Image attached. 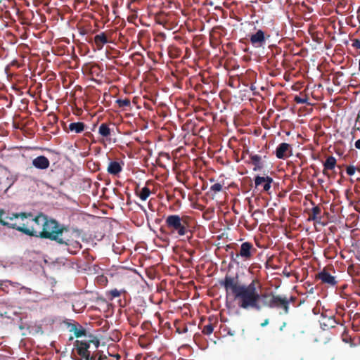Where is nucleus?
<instances>
[{"label":"nucleus","instance_id":"11","mask_svg":"<svg viewBox=\"0 0 360 360\" xmlns=\"http://www.w3.org/2000/svg\"><path fill=\"white\" fill-rule=\"evenodd\" d=\"M277 158L285 160L292 155V147L289 143H280L275 151Z\"/></svg>","mask_w":360,"mask_h":360},{"label":"nucleus","instance_id":"10","mask_svg":"<svg viewBox=\"0 0 360 360\" xmlns=\"http://www.w3.org/2000/svg\"><path fill=\"white\" fill-rule=\"evenodd\" d=\"M270 37V35H265L264 32L258 30L255 34L250 36V42L256 48L262 47L266 44V39Z\"/></svg>","mask_w":360,"mask_h":360},{"label":"nucleus","instance_id":"21","mask_svg":"<svg viewBox=\"0 0 360 360\" xmlns=\"http://www.w3.org/2000/svg\"><path fill=\"white\" fill-rule=\"evenodd\" d=\"M338 323V322L334 316H323L321 321V326L324 330L334 328Z\"/></svg>","mask_w":360,"mask_h":360},{"label":"nucleus","instance_id":"26","mask_svg":"<svg viewBox=\"0 0 360 360\" xmlns=\"http://www.w3.org/2000/svg\"><path fill=\"white\" fill-rule=\"evenodd\" d=\"M112 130L106 123H102L98 128V134L103 138H108L111 135Z\"/></svg>","mask_w":360,"mask_h":360},{"label":"nucleus","instance_id":"41","mask_svg":"<svg viewBox=\"0 0 360 360\" xmlns=\"http://www.w3.org/2000/svg\"><path fill=\"white\" fill-rule=\"evenodd\" d=\"M269 319H265V320L264 321V322H262V323H261V326H262V327H265L266 326H267V325L269 324Z\"/></svg>","mask_w":360,"mask_h":360},{"label":"nucleus","instance_id":"28","mask_svg":"<svg viewBox=\"0 0 360 360\" xmlns=\"http://www.w3.org/2000/svg\"><path fill=\"white\" fill-rule=\"evenodd\" d=\"M155 0H153L149 3L148 14L151 15L155 22H158V11H155Z\"/></svg>","mask_w":360,"mask_h":360},{"label":"nucleus","instance_id":"38","mask_svg":"<svg viewBox=\"0 0 360 360\" xmlns=\"http://www.w3.org/2000/svg\"><path fill=\"white\" fill-rule=\"evenodd\" d=\"M356 167L353 165H349L347 167L346 172L349 176H352L355 173Z\"/></svg>","mask_w":360,"mask_h":360},{"label":"nucleus","instance_id":"50","mask_svg":"<svg viewBox=\"0 0 360 360\" xmlns=\"http://www.w3.org/2000/svg\"><path fill=\"white\" fill-rule=\"evenodd\" d=\"M359 70L360 71V60H359Z\"/></svg>","mask_w":360,"mask_h":360},{"label":"nucleus","instance_id":"35","mask_svg":"<svg viewBox=\"0 0 360 360\" xmlns=\"http://www.w3.org/2000/svg\"><path fill=\"white\" fill-rule=\"evenodd\" d=\"M161 327V328H165V327H167V330H168V332L165 333V335H168L169 333V329H170V323L167 321L166 322H163V321L162 320V319L160 318V316H159V328Z\"/></svg>","mask_w":360,"mask_h":360},{"label":"nucleus","instance_id":"33","mask_svg":"<svg viewBox=\"0 0 360 360\" xmlns=\"http://www.w3.org/2000/svg\"><path fill=\"white\" fill-rule=\"evenodd\" d=\"M116 103L120 108H126L130 106V101L128 98L117 99Z\"/></svg>","mask_w":360,"mask_h":360},{"label":"nucleus","instance_id":"3","mask_svg":"<svg viewBox=\"0 0 360 360\" xmlns=\"http://www.w3.org/2000/svg\"><path fill=\"white\" fill-rule=\"evenodd\" d=\"M99 345V340L91 335L88 340H76L75 342L77 354L85 360H107L106 355L97 350Z\"/></svg>","mask_w":360,"mask_h":360},{"label":"nucleus","instance_id":"48","mask_svg":"<svg viewBox=\"0 0 360 360\" xmlns=\"http://www.w3.org/2000/svg\"><path fill=\"white\" fill-rule=\"evenodd\" d=\"M76 247H79V248H81V245L79 244V243H77V246Z\"/></svg>","mask_w":360,"mask_h":360},{"label":"nucleus","instance_id":"20","mask_svg":"<svg viewBox=\"0 0 360 360\" xmlns=\"http://www.w3.org/2000/svg\"><path fill=\"white\" fill-rule=\"evenodd\" d=\"M4 212L3 211L0 212V224L6 226L9 228H11V225L10 224H13L15 221V215L16 214L13 213L11 215H6L4 217Z\"/></svg>","mask_w":360,"mask_h":360},{"label":"nucleus","instance_id":"47","mask_svg":"<svg viewBox=\"0 0 360 360\" xmlns=\"http://www.w3.org/2000/svg\"><path fill=\"white\" fill-rule=\"evenodd\" d=\"M165 358H166V356H162L161 357L159 358L158 360H165Z\"/></svg>","mask_w":360,"mask_h":360},{"label":"nucleus","instance_id":"49","mask_svg":"<svg viewBox=\"0 0 360 360\" xmlns=\"http://www.w3.org/2000/svg\"><path fill=\"white\" fill-rule=\"evenodd\" d=\"M158 56H159V59H160V57L162 56V53L160 51H159Z\"/></svg>","mask_w":360,"mask_h":360},{"label":"nucleus","instance_id":"7","mask_svg":"<svg viewBox=\"0 0 360 360\" xmlns=\"http://www.w3.org/2000/svg\"><path fill=\"white\" fill-rule=\"evenodd\" d=\"M269 300L265 304L270 308L282 309L285 314H288L290 311L289 300L288 297H282L279 295H270Z\"/></svg>","mask_w":360,"mask_h":360},{"label":"nucleus","instance_id":"16","mask_svg":"<svg viewBox=\"0 0 360 360\" xmlns=\"http://www.w3.org/2000/svg\"><path fill=\"white\" fill-rule=\"evenodd\" d=\"M336 158L332 155L328 156L326 161L323 162V174L325 176H329L328 170H333L336 166Z\"/></svg>","mask_w":360,"mask_h":360},{"label":"nucleus","instance_id":"51","mask_svg":"<svg viewBox=\"0 0 360 360\" xmlns=\"http://www.w3.org/2000/svg\"><path fill=\"white\" fill-rule=\"evenodd\" d=\"M161 300L159 299V302H158V304H160L161 303Z\"/></svg>","mask_w":360,"mask_h":360},{"label":"nucleus","instance_id":"19","mask_svg":"<svg viewBox=\"0 0 360 360\" xmlns=\"http://www.w3.org/2000/svg\"><path fill=\"white\" fill-rule=\"evenodd\" d=\"M70 331L72 332L76 338L86 335V330L79 323L70 324Z\"/></svg>","mask_w":360,"mask_h":360},{"label":"nucleus","instance_id":"9","mask_svg":"<svg viewBox=\"0 0 360 360\" xmlns=\"http://www.w3.org/2000/svg\"><path fill=\"white\" fill-rule=\"evenodd\" d=\"M173 124L167 121L162 126L159 123V141H167L173 137Z\"/></svg>","mask_w":360,"mask_h":360},{"label":"nucleus","instance_id":"5","mask_svg":"<svg viewBox=\"0 0 360 360\" xmlns=\"http://www.w3.org/2000/svg\"><path fill=\"white\" fill-rule=\"evenodd\" d=\"M44 219L45 214L43 213H39L37 216H34L30 212L29 221L26 222L27 229L24 231V234L41 238V229H43Z\"/></svg>","mask_w":360,"mask_h":360},{"label":"nucleus","instance_id":"22","mask_svg":"<svg viewBox=\"0 0 360 360\" xmlns=\"http://www.w3.org/2000/svg\"><path fill=\"white\" fill-rule=\"evenodd\" d=\"M321 208L319 206H314L311 212L309 214L308 221H314L316 222H320L321 219Z\"/></svg>","mask_w":360,"mask_h":360},{"label":"nucleus","instance_id":"36","mask_svg":"<svg viewBox=\"0 0 360 360\" xmlns=\"http://www.w3.org/2000/svg\"><path fill=\"white\" fill-rule=\"evenodd\" d=\"M108 294L111 296V300L118 297L121 295V292L117 289H112L108 292Z\"/></svg>","mask_w":360,"mask_h":360},{"label":"nucleus","instance_id":"12","mask_svg":"<svg viewBox=\"0 0 360 360\" xmlns=\"http://www.w3.org/2000/svg\"><path fill=\"white\" fill-rule=\"evenodd\" d=\"M316 278L321 280L323 283L330 286H335L337 284L335 277L330 275L326 269H323L316 275Z\"/></svg>","mask_w":360,"mask_h":360},{"label":"nucleus","instance_id":"30","mask_svg":"<svg viewBox=\"0 0 360 360\" xmlns=\"http://www.w3.org/2000/svg\"><path fill=\"white\" fill-rule=\"evenodd\" d=\"M169 108L163 103H159V117L162 116L163 118H166L168 116Z\"/></svg>","mask_w":360,"mask_h":360},{"label":"nucleus","instance_id":"4","mask_svg":"<svg viewBox=\"0 0 360 360\" xmlns=\"http://www.w3.org/2000/svg\"><path fill=\"white\" fill-rule=\"evenodd\" d=\"M68 231V228L67 226L60 225L56 219L45 215L41 238L49 239L56 241L58 244L68 245H69V240H65L61 237L63 233Z\"/></svg>","mask_w":360,"mask_h":360},{"label":"nucleus","instance_id":"44","mask_svg":"<svg viewBox=\"0 0 360 360\" xmlns=\"http://www.w3.org/2000/svg\"><path fill=\"white\" fill-rule=\"evenodd\" d=\"M285 326H286V323H285V322H283V324H282V326L280 327L279 330H280L281 331H282V330H283V328L285 327Z\"/></svg>","mask_w":360,"mask_h":360},{"label":"nucleus","instance_id":"31","mask_svg":"<svg viewBox=\"0 0 360 360\" xmlns=\"http://www.w3.org/2000/svg\"><path fill=\"white\" fill-rule=\"evenodd\" d=\"M264 215V212L257 209L256 210H255L252 213V217L255 221V225L257 226L258 222H259V217L263 216Z\"/></svg>","mask_w":360,"mask_h":360},{"label":"nucleus","instance_id":"6","mask_svg":"<svg viewBox=\"0 0 360 360\" xmlns=\"http://www.w3.org/2000/svg\"><path fill=\"white\" fill-rule=\"evenodd\" d=\"M256 252L257 249L254 247L252 243L250 242H244L241 244L238 252L234 253L231 252L230 253L231 259L235 264H239V259H240L241 262L250 261L252 259Z\"/></svg>","mask_w":360,"mask_h":360},{"label":"nucleus","instance_id":"37","mask_svg":"<svg viewBox=\"0 0 360 360\" xmlns=\"http://www.w3.org/2000/svg\"><path fill=\"white\" fill-rule=\"evenodd\" d=\"M210 190L215 193L219 192L222 190V185L219 183H216V184H213L212 186H211Z\"/></svg>","mask_w":360,"mask_h":360},{"label":"nucleus","instance_id":"39","mask_svg":"<svg viewBox=\"0 0 360 360\" xmlns=\"http://www.w3.org/2000/svg\"><path fill=\"white\" fill-rule=\"evenodd\" d=\"M176 330L179 333H185L188 331V328L186 326H184L182 328L181 327H177Z\"/></svg>","mask_w":360,"mask_h":360},{"label":"nucleus","instance_id":"42","mask_svg":"<svg viewBox=\"0 0 360 360\" xmlns=\"http://www.w3.org/2000/svg\"><path fill=\"white\" fill-rule=\"evenodd\" d=\"M355 147L360 150V139L355 142Z\"/></svg>","mask_w":360,"mask_h":360},{"label":"nucleus","instance_id":"1","mask_svg":"<svg viewBox=\"0 0 360 360\" xmlns=\"http://www.w3.org/2000/svg\"><path fill=\"white\" fill-rule=\"evenodd\" d=\"M219 283L224 288L226 295H233L239 307L245 309H261L259 300L262 284L258 278H255L248 285H241L239 283L238 276L226 274Z\"/></svg>","mask_w":360,"mask_h":360},{"label":"nucleus","instance_id":"14","mask_svg":"<svg viewBox=\"0 0 360 360\" xmlns=\"http://www.w3.org/2000/svg\"><path fill=\"white\" fill-rule=\"evenodd\" d=\"M160 158H165L168 162H169L170 157L168 153H162V152L159 153V159H160ZM158 165H159V174L161 173V179H160V176H159V181L163 182L167 178V174L168 172V170L166 169V165H163L160 162V160H159Z\"/></svg>","mask_w":360,"mask_h":360},{"label":"nucleus","instance_id":"23","mask_svg":"<svg viewBox=\"0 0 360 360\" xmlns=\"http://www.w3.org/2000/svg\"><path fill=\"white\" fill-rule=\"evenodd\" d=\"M122 170V167L120 162L117 161L110 162L107 171L110 174L116 176Z\"/></svg>","mask_w":360,"mask_h":360},{"label":"nucleus","instance_id":"2","mask_svg":"<svg viewBox=\"0 0 360 360\" xmlns=\"http://www.w3.org/2000/svg\"><path fill=\"white\" fill-rule=\"evenodd\" d=\"M188 217H181L177 214H171L166 217L165 224L160 227V231L165 234L164 238L159 237V247H166L169 245V234L176 233L179 236H184L189 232Z\"/></svg>","mask_w":360,"mask_h":360},{"label":"nucleus","instance_id":"43","mask_svg":"<svg viewBox=\"0 0 360 360\" xmlns=\"http://www.w3.org/2000/svg\"><path fill=\"white\" fill-rule=\"evenodd\" d=\"M158 36H159V39L160 37H162L163 39L165 38V34L159 31V34H158Z\"/></svg>","mask_w":360,"mask_h":360},{"label":"nucleus","instance_id":"25","mask_svg":"<svg viewBox=\"0 0 360 360\" xmlns=\"http://www.w3.org/2000/svg\"><path fill=\"white\" fill-rule=\"evenodd\" d=\"M85 124L84 122H72L69 124V130L76 134L82 132L84 130Z\"/></svg>","mask_w":360,"mask_h":360},{"label":"nucleus","instance_id":"17","mask_svg":"<svg viewBox=\"0 0 360 360\" xmlns=\"http://www.w3.org/2000/svg\"><path fill=\"white\" fill-rule=\"evenodd\" d=\"M94 41L98 50H101L103 48V46L108 43L107 35L105 32H101L100 34H96L94 37Z\"/></svg>","mask_w":360,"mask_h":360},{"label":"nucleus","instance_id":"15","mask_svg":"<svg viewBox=\"0 0 360 360\" xmlns=\"http://www.w3.org/2000/svg\"><path fill=\"white\" fill-rule=\"evenodd\" d=\"M32 165L39 169H46L50 166V162L46 157L40 155L32 160Z\"/></svg>","mask_w":360,"mask_h":360},{"label":"nucleus","instance_id":"18","mask_svg":"<svg viewBox=\"0 0 360 360\" xmlns=\"http://www.w3.org/2000/svg\"><path fill=\"white\" fill-rule=\"evenodd\" d=\"M159 205L166 207V201H169L171 198H173V195L168 193L164 188H162L159 184Z\"/></svg>","mask_w":360,"mask_h":360},{"label":"nucleus","instance_id":"29","mask_svg":"<svg viewBox=\"0 0 360 360\" xmlns=\"http://www.w3.org/2000/svg\"><path fill=\"white\" fill-rule=\"evenodd\" d=\"M213 330H214V324L212 322V319L210 318L208 320V323L206 324L205 326H204V327L202 330V333L204 335H209L212 333Z\"/></svg>","mask_w":360,"mask_h":360},{"label":"nucleus","instance_id":"46","mask_svg":"<svg viewBox=\"0 0 360 360\" xmlns=\"http://www.w3.org/2000/svg\"><path fill=\"white\" fill-rule=\"evenodd\" d=\"M164 281H162L160 284H159V291L160 290V288H162V283H163Z\"/></svg>","mask_w":360,"mask_h":360},{"label":"nucleus","instance_id":"45","mask_svg":"<svg viewBox=\"0 0 360 360\" xmlns=\"http://www.w3.org/2000/svg\"><path fill=\"white\" fill-rule=\"evenodd\" d=\"M158 23H159V25L162 23L160 12H159V21H158Z\"/></svg>","mask_w":360,"mask_h":360},{"label":"nucleus","instance_id":"27","mask_svg":"<svg viewBox=\"0 0 360 360\" xmlns=\"http://www.w3.org/2000/svg\"><path fill=\"white\" fill-rule=\"evenodd\" d=\"M144 107L150 110H156L158 112L155 96H151V98L145 101Z\"/></svg>","mask_w":360,"mask_h":360},{"label":"nucleus","instance_id":"24","mask_svg":"<svg viewBox=\"0 0 360 360\" xmlns=\"http://www.w3.org/2000/svg\"><path fill=\"white\" fill-rule=\"evenodd\" d=\"M250 163L255 166L253 169L254 171L261 170L263 168L264 165L262 161V158L260 155L250 154Z\"/></svg>","mask_w":360,"mask_h":360},{"label":"nucleus","instance_id":"34","mask_svg":"<svg viewBox=\"0 0 360 360\" xmlns=\"http://www.w3.org/2000/svg\"><path fill=\"white\" fill-rule=\"evenodd\" d=\"M294 101L298 104H304L307 103L308 98L306 95L303 97L296 96Z\"/></svg>","mask_w":360,"mask_h":360},{"label":"nucleus","instance_id":"40","mask_svg":"<svg viewBox=\"0 0 360 360\" xmlns=\"http://www.w3.org/2000/svg\"><path fill=\"white\" fill-rule=\"evenodd\" d=\"M297 298L294 296H290L289 298H288V300H289L290 303H294L296 301Z\"/></svg>","mask_w":360,"mask_h":360},{"label":"nucleus","instance_id":"52","mask_svg":"<svg viewBox=\"0 0 360 360\" xmlns=\"http://www.w3.org/2000/svg\"><path fill=\"white\" fill-rule=\"evenodd\" d=\"M263 296L264 297H268L269 295H264Z\"/></svg>","mask_w":360,"mask_h":360},{"label":"nucleus","instance_id":"32","mask_svg":"<svg viewBox=\"0 0 360 360\" xmlns=\"http://www.w3.org/2000/svg\"><path fill=\"white\" fill-rule=\"evenodd\" d=\"M150 193V189L147 187H143L139 193V197L142 200H146L149 196Z\"/></svg>","mask_w":360,"mask_h":360},{"label":"nucleus","instance_id":"8","mask_svg":"<svg viewBox=\"0 0 360 360\" xmlns=\"http://www.w3.org/2000/svg\"><path fill=\"white\" fill-rule=\"evenodd\" d=\"M15 218V221L13 224H10L11 228L24 233V231L27 229L26 222L29 221V213L21 212L16 214Z\"/></svg>","mask_w":360,"mask_h":360},{"label":"nucleus","instance_id":"13","mask_svg":"<svg viewBox=\"0 0 360 360\" xmlns=\"http://www.w3.org/2000/svg\"><path fill=\"white\" fill-rule=\"evenodd\" d=\"M273 182V179L269 176H257L255 178V187L262 186L263 191H269L271 188V184Z\"/></svg>","mask_w":360,"mask_h":360}]
</instances>
